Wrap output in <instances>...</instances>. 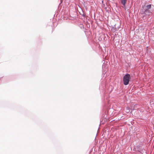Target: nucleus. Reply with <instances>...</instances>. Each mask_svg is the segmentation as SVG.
<instances>
[{"instance_id":"f257e3e1","label":"nucleus","mask_w":154,"mask_h":154,"mask_svg":"<svg viewBox=\"0 0 154 154\" xmlns=\"http://www.w3.org/2000/svg\"><path fill=\"white\" fill-rule=\"evenodd\" d=\"M130 79V75L128 74H126L123 77V81L124 84L125 85H127L129 84Z\"/></svg>"},{"instance_id":"f03ea898","label":"nucleus","mask_w":154,"mask_h":154,"mask_svg":"<svg viewBox=\"0 0 154 154\" xmlns=\"http://www.w3.org/2000/svg\"><path fill=\"white\" fill-rule=\"evenodd\" d=\"M142 10L143 14H144L149 15L150 14H152V12L149 9L143 8Z\"/></svg>"},{"instance_id":"7ed1b4c3","label":"nucleus","mask_w":154,"mask_h":154,"mask_svg":"<svg viewBox=\"0 0 154 154\" xmlns=\"http://www.w3.org/2000/svg\"><path fill=\"white\" fill-rule=\"evenodd\" d=\"M127 0H120V2L122 5H123V7H122L125 9H126L125 4L126 3Z\"/></svg>"},{"instance_id":"20e7f679","label":"nucleus","mask_w":154,"mask_h":154,"mask_svg":"<svg viewBox=\"0 0 154 154\" xmlns=\"http://www.w3.org/2000/svg\"><path fill=\"white\" fill-rule=\"evenodd\" d=\"M152 5L151 4H149L145 6V7H143L142 6V8H143L146 9H150L151 8Z\"/></svg>"}]
</instances>
